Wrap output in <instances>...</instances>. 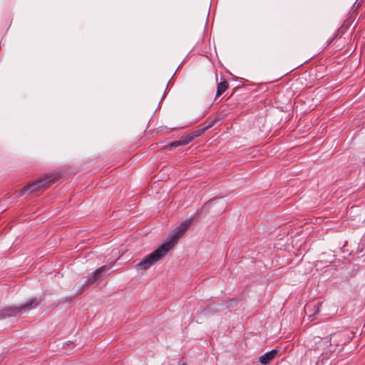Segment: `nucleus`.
Wrapping results in <instances>:
<instances>
[{"label":"nucleus","instance_id":"13","mask_svg":"<svg viewBox=\"0 0 365 365\" xmlns=\"http://www.w3.org/2000/svg\"><path fill=\"white\" fill-rule=\"evenodd\" d=\"M181 365H186V364H181Z\"/></svg>","mask_w":365,"mask_h":365},{"label":"nucleus","instance_id":"8","mask_svg":"<svg viewBox=\"0 0 365 365\" xmlns=\"http://www.w3.org/2000/svg\"><path fill=\"white\" fill-rule=\"evenodd\" d=\"M108 267L107 266H102L98 268L93 273L94 276H96L98 279L101 276L103 272L106 270Z\"/></svg>","mask_w":365,"mask_h":365},{"label":"nucleus","instance_id":"9","mask_svg":"<svg viewBox=\"0 0 365 365\" xmlns=\"http://www.w3.org/2000/svg\"><path fill=\"white\" fill-rule=\"evenodd\" d=\"M205 130H206L205 129V128H202V129H200V130H195V131H194L193 133H190V135H192V137H193V140H194L195 138H197V137H198V136L201 135H202V134Z\"/></svg>","mask_w":365,"mask_h":365},{"label":"nucleus","instance_id":"2","mask_svg":"<svg viewBox=\"0 0 365 365\" xmlns=\"http://www.w3.org/2000/svg\"><path fill=\"white\" fill-rule=\"evenodd\" d=\"M58 173H48L42 178L25 186L16 195L21 197L25 194L38 193L49 187L53 182L59 178Z\"/></svg>","mask_w":365,"mask_h":365},{"label":"nucleus","instance_id":"12","mask_svg":"<svg viewBox=\"0 0 365 365\" xmlns=\"http://www.w3.org/2000/svg\"><path fill=\"white\" fill-rule=\"evenodd\" d=\"M322 302H318L315 306H314V309H315V311L314 312V314H317L319 311V307L322 306Z\"/></svg>","mask_w":365,"mask_h":365},{"label":"nucleus","instance_id":"11","mask_svg":"<svg viewBox=\"0 0 365 365\" xmlns=\"http://www.w3.org/2000/svg\"><path fill=\"white\" fill-rule=\"evenodd\" d=\"M97 279H98V278L96 276H94V274H93L92 276H91L88 278L87 284L88 285L92 284L95 283Z\"/></svg>","mask_w":365,"mask_h":365},{"label":"nucleus","instance_id":"6","mask_svg":"<svg viewBox=\"0 0 365 365\" xmlns=\"http://www.w3.org/2000/svg\"><path fill=\"white\" fill-rule=\"evenodd\" d=\"M192 140H193L192 135H190V134H188L186 136L182 137L179 140L173 142L172 143H170L169 145V147L173 148H177L180 145H185L188 144L190 142H191Z\"/></svg>","mask_w":365,"mask_h":365},{"label":"nucleus","instance_id":"5","mask_svg":"<svg viewBox=\"0 0 365 365\" xmlns=\"http://www.w3.org/2000/svg\"><path fill=\"white\" fill-rule=\"evenodd\" d=\"M279 351V349H272L262 355L259 359V361L263 365H267L277 356Z\"/></svg>","mask_w":365,"mask_h":365},{"label":"nucleus","instance_id":"10","mask_svg":"<svg viewBox=\"0 0 365 365\" xmlns=\"http://www.w3.org/2000/svg\"><path fill=\"white\" fill-rule=\"evenodd\" d=\"M218 118H215L214 120H212L205 127H204L205 129L207 130L210 128L212 127L215 124V123L218 121Z\"/></svg>","mask_w":365,"mask_h":365},{"label":"nucleus","instance_id":"4","mask_svg":"<svg viewBox=\"0 0 365 365\" xmlns=\"http://www.w3.org/2000/svg\"><path fill=\"white\" fill-rule=\"evenodd\" d=\"M315 349L319 351H325L331 346V339L329 337L321 338L314 337Z\"/></svg>","mask_w":365,"mask_h":365},{"label":"nucleus","instance_id":"1","mask_svg":"<svg viewBox=\"0 0 365 365\" xmlns=\"http://www.w3.org/2000/svg\"><path fill=\"white\" fill-rule=\"evenodd\" d=\"M192 224V220H186L173 230L167 238V240L157 250L150 254L146 258L135 265L139 271L147 270L150 267L162 259L167 253L172 250L183 236Z\"/></svg>","mask_w":365,"mask_h":365},{"label":"nucleus","instance_id":"7","mask_svg":"<svg viewBox=\"0 0 365 365\" xmlns=\"http://www.w3.org/2000/svg\"><path fill=\"white\" fill-rule=\"evenodd\" d=\"M228 88V83L224 80L223 81L219 83L217 87L216 96H220Z\"/></svg>","mask_w":365,"mask_h":365},{"label":"nucleus","instance_id":"3","mask_svg":"<svg viewBox=\"0 0 365 365\" xmlns=\"http://www.w3.org/2000/svg\"><path fill=\"white\" fill-rule=\"evenodd\" d=\"M41 301L40 298L35 297L23 304L6 307L0 311V318L4 319L6 317H15L28 312L38 306Z\"/></svg>","mask_w":365,"mask_h":365}]
</instances>
